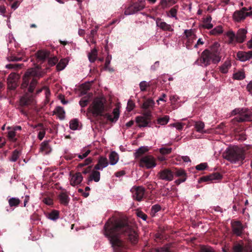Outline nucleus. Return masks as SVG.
<instances>
[{"label": "nucleus", "mask_w": 252, "mask_h": 252, "mask_svg": "<svg viewBox=\"0 0 252 252\" xmlns=\"http://www.w3.org/2000/svg\"><path fill=\"white\" fill-rule=\"evenodd\" d=\"M172 151L171 148L162 147L159 149V151L162 155L168 154L171 153Z\"/></svg>", "instance_id": "53"}, {"label": "nucleus", "mask_w": 252, "mask_h": 252, "mask_svg": "<svg viewBox=\"0 0 252 252\" xmlns=\"http://www.w3.org/2000/svg\"><path fill=\"white\" fill-rule=\"evenodd\" d=\"M175 174L176 176L181 177V178L186 177V174L185 170L183 169H179L177 170Z\"/></svg>", "instance_id": "57"}, {"label": "nucleus", "mask_w": 252, "mask_h": 252, "mask_svg": "<svg viewBox=\"0 0 252 252\" xmlns=\"http://www.w3.org/2000/svg\"><path fill=\"white\" fill-rule=\"evenodd\" d=\"M158 27H159L160 29H161L163 30H165V31H169L172 30L171 26L164 22H160L159 25H158Z\"/></svg>", "instance_id": "45"}, {"label": "nucleus", "mask_w": 252, "mask_h": 252, "mask_svg": "<svg viewBox=\"0 0 252 252\" xmlns=\"http://www.w3.org/2000/svg\"><path fill=\"white\" fill-rule=\"evenodd\" d=\"M19 78V76L16 73H11L8 76L7 80H14L17 82Z\"/></svg>", "instance_id": "54"}, {"label": "nucleus", "mask_w": 252, "mask_h": 252, "mask_svg": "<svg viewBox=\"0 0 252 252\" xmlns=\"http://www.w3.org/2000/svg\"><path fill=\"white\" fill-rule=\"evenodd\" d=\"M249 13L245 12L244 10H243L242 8L239 10L235 11L233 14V20L237 22H240L244 20L246 17H249Z\"/></svg>", "instance_id": "12"}, {"label": "nucleus", "mask_w": 252, "mask_h": 252, "mask_svg": "<svg viewBox=\"0 0 252 252\" xmlns=\"http://www.w3.org/2000/svg\"><path fill=\"white\" fill-rule=\"evenodd\" d=\"M135 107V103L131 99H129L127 104V110L129 112L132 110Z\"/></svg>", "instance_id": "55"}, {"label": "nucleus", "mask_w": 252, "mask_h": 252, "mask_svg": "<svg viewBox=\"0 0 252 252\" xmlns=\"http://www.w3.org/2000/svg\"><path fill=\"white\" fill-rule=\"evenodd\" d=\"M136 215L144 220H146L147 218V216L141 211H137Z\"/></svg>", "instance_id": "58"}, {"label": "nucleus", "mask_w": 252, "mask_h": 252, "mask_svg": "<svg viewBox=\"0 0 252 252\" xmlns=\"http://www.w3.org/2000/svg\"><path fill=\"white\" fill-rule=\"evenodd\" d=\"M92 161V159L91 158H88L85 159L84 162L79 163L77 166L78 169L80 170V168L84 167V166L89 165Z\"/></svg>", "instance_id": "51"}, {"label": "nucleus", "mask_w": 252, "mask_h": 252, "mask_svg": "<svg viewBox=\"0 0 252 252\" xmlns=\"http://www.w3.org/2000/svg\"><path fill=\"white\" fill-rule=\"evenodd\" d=\"M42 76L41 73L35 69H28L22 76L21 88L22 90L28 89L30 93H32L38 83V79Z\"/></svg>", "instance_id": "4"}, {"label": "nucleus", "mask_w": 252, "mask_h": 252, "mask_svg": "<svg viewBox=\"0 0 252 252\" xmlns=\"http://www.w3.org/2000/svg\"><path fill=\"white\" fill-rule=\"evenodd\" d=\"M151 117V114L149 111L143 112V116L136 117L135 121L139 127H145L148 126Z\"/></svg>", "instance_id": "10"}, {"label": "nucleus", "mask_w": 252, "mask_h": 252, "mask_svg": "<svg viewBox=\"0 0 252 252\" xmlns=\"http://www.w3.org/2000/svg\"><path fill=\"white\" fill-rule=\"evenodd\" d=\"M169 120L168 116H165L162 118H158V125L163 126L168 123Z\"/></svg>", "instance_id": "44"}, {"label": "nucleus", "mask_w": 252, "mask_h": 252, "mask_svg": "<svg viewBox=\"0 0 252 252\" xmlns=\"http://www.w3.org/2000/svg\"><path fill=\"white\" fill-rule=\"evenodd\" d=\"M89 109H91L94 116L103 117L112 123H115L119 117V110L117 108H114L113 111V117L112 114L104 113L105 111L104 103L100 98L95 99Z\"/></svg>", "instance_id": "3"}, {"label": "nucleus", "mask_w": 252, "mask_h": 252, "mask_svg": "<svg viewBox=\"0 0 252 252\" xmlns=\"http://www.w3.org/2000/svg\"><path fill=\"white\" fill-rule=\"evenodd\" d=\"M21 155V151L18 149H15L12 152L11 156L9 158V160L12 162H15L19 158Z\"/></svg>", "instance_id": "33"}, {"label": "nucleus", "mask_w": 252, "mask_h": 252, "mask_svg": "<svg viewBox=\"0 0 252 252\" xmlns=\"http://www.w3.org/2000/svg\"><path fill=\"white\" fill-rule=\"evenodd\" d=\"M58 198L61 204L66 206L68 205L70 198L66 191H62L60 192L58 195Z\"/></svg>", "instance_id": "18"}, {"label": "nucleus", "mask_w": 252, "mask_h": 252, "mask_svg": "<svg viewBox=\"0 0 252 252\" xmlns=\"http://www.w3.org/2000/svg\"><path fill=\"white\" fill-rule=\"evenodd\" d=\"M108 165V160L106 158L103 157H99L97 163L94 166L95 170H102Z\"/></svg>", "instance_id": "17"}, {"label": "nucleus", "mask_w": 252, "mask_h": 252, "mask_svg": "<svg viewBox=\"0 0 252 252\" xmlns=\"http://www.w3.org/2000/svg\"><path fill=\"white\" fill-rule=\"evenodd\" d=\"M92 161V159L91 158H88L85 159L84 162L79 163L77 166L78 169L80 170V168L84 167V166L89 165Z\"/></svg>", "instance_id": "50"}, {"label": "nucleus", "mask_w": 252, "mask_h": 252, "mask_svg": "<svg viewBox=\"0 0 252 252\" xmlns=\"http://www.w3.org/2000/svg\"><path fill=\"white\" fill-rule=\"evenodd\" d=\"M223 157L233 163L242 162L245 158V150L238 147H234L226 150Z\"/></svg>", "instance_id": "5"}, {"label": "nucleus", "mask_w": 252, "mask_h": 252, "mask_svg": "<svg viewBox=\"0 0 252 252\" xmlns=\"http://www.w3.org/2000/svg\"><path fill=\"white\" fill-rule=\"evenodd\" d=\"M149 151V148L147 146H142L136 150L134 153V156L136 159H138L141 158L144 154Z\"/></svg>", "instance_id": "24"}, {"label": "nucleus", "mask_w": 252, "mask_h": 252, "mask_svg": "<svg viewBox=\"0 0 252 252\" xmlns=\"http://www.w3.org/2000/svg\"><path fill=\"white\" fill-rule=\"evenodd\" d=\"M220 50V44L217 42H214L210 49H206L202 52L194 63L204 67L209 65L211 62L214 63H218L221 60Z\"/></svg>", "instance_id": "2"}, {"label": "nucleus", "mask_w": 252, "mask_h": 252, "mask_svg": "<svg viewBox=\"0 0 252 252\" xmlns=\"http://www.w3.org/2000/svg\"><path fill=\"white\" fill-rule=\"evenodd\" d=\"M92 161V159L91 158H88L85 159L84 162L79 163L77 166L78 169L80 170V168L84 167V166L89 165Z\"/></svg>", "instance_id": "52"}, {"label": "nucleus", "mask_w": 252, "mask_h": 252, "mask_svg": "<svg viewBox=\"0 0 252 252\" xmlns=\"http://www.w3.org/2000/svg\"><path fill=\"white\" fill-rule=\"evenodd\" d=\"M100 173L99 171L96 170L93 171L91 174L88 177V184H89V182L94 180L95 182H97L100 180Z\"/></svg>", "instance_id": "25"}, {"label": "nucleus", "mask_w": 252, "mask_h": 252, "mask_svg": "<svg viewBox=\"0 0 252 252\" xmlns=\"http://www.w3.org/2000/svg\"><path fill=\"white\" fill-rule=\"evenodd\" d=\"M148 86V83L146 81H142L139 84L140 89L141 91H145Z\"/></svg>", "instance_id": "63"}, {"label": "nucleus", "mask_w": 252, "mask_h": 252, "mask_svg": "<svg viewBox=\"0 0 252 252\" xmlns=\"http://www.w3.org/2000/svg\"><path fill=\"white\" fill-rule=\"evenodd\" d=\"M177 9L175 7H172L171 9L167 12V15L169 17L175 18L176 19L177 18Z\"/></svg>", "instance_id": "42"}, {"label": "nucleus", "mask_w": 252, "mask_h": 252, "mask_svg": "<svg viewBox=\"0 0 252 252\" xmlns=\"http://www.w3.org/2000/svg\"><path fill=\"white\" fill-rule=\"evenodd\" d=\"M132 193L133 198L137 201H140L142 200L145 194V189L142 187L133 188L131 190Z\"/></svg>", "instance_id": "11"}, {"label": "nucleus", "mask_w": 252, "mask_h": 252, "mask_svg": "<svg viewBox=\"0 0 252 252\" xmlns=\"http://www.w3.org/2000/svg\"><path fill=\"white\" fill-rule=\"evenodd\" d=\"M32 97L27 95H24L21 97L19 102V105L23 107H27L32 103Z\"/></svg>", "instance_id": "23"}, {"label": "nucleus", "mask_w": 252, "mask_h": 252, "mask_svg": "<svg viewBox=\"0 0 252 252\" xmlns=\"http://www.w3.org/2000/svg\"><path fill=\"white\" fill-rule=\"evenodd\" d=\"M231 115H237L233 121L242 123L252 121V111L247 108H236L231 112Z\"/></svg>", "instance_id": "6"}, {"label": "nucleus", "mask_w": 252, "mask_h": 252, "mask_svg": "<svg viewBox=\"0 0 252 252\" xmlns=\"http://www.w3.org/2000/svg\"><path fill=\"white\" fill-rule=\"evenodd\" d=\"M247 30L246 29H240L237 33L236 41L237 42H243L246 38V34L247 33Z\"/></svg>", "instance_id": "16"}, {"label": "nucleus", "mask_w": 252, "mask_h": 252, "mask_svg": "<svg viewBox=\"0 0 252 252\" xmlns=\"http://www.w3.org/2000/svg\"><path fill=\"white\" fill-rule=\"evenodd\" d=\"M8 59L9 61L12 62H17L22 61V58L21 57H17L15 56L12 55L8 57Z\"/></svg>", "instance_id": "62"}, {"label": "nucleus", "mask_w": 252, "mask_h": 252, "mask_svg": "<svg viewBox=\"0 0 252 252\" xmlns=\"http://www.w3.org/2000/svg\"><path fill=\"white\" fill-rule=\"evenodd\" d=\"M70 185L75 186L80 184L83 180V176L80 172H77L75 174H70Z\"/></svg>", "instance_id": "13"}, {"label": "nucleus", "mask_w": 252, "mask_h": 252, "mask_svg": "<svg viewBox=\"0 0 252 252\" xmlns=\"http://www.w3.org/2000/svg\"><path fill=\"white\" fill-rule=\"evenodd\" d=\"M206 163H201L196 166L195 168L197 170H203L207 167Z\"/></svg>", "instance_id": "64"}, {"label": "nucleus", "mask_w": 252, "mask_h": 252, "mask_svg": "<svg viewBox=\"0 0 252 252\" xmlns=\"http://www.w3.org/2000/svg\"><path fill=\"white\" fill-rule=\"evenodd\" d=\"M233 78L237 80H243L245 78V74L244 71H240L233 74Z\"/></svg>", "instance_id": "39"}, {"label": "nucleus", "mask_w": 252, "mask_h": 252, "mask_svg": "<svg viewBox=\"0 0 252 252\" xmlns=\"http://www.w3.org/2000/svg\"><path fill=\"white\" fill-rule=\"evenodd\" d=\"M159 177L162 180L171 181L173 179V175L170 170L168 169H164L160 172Z\"/></svg>", "instance_id": "19"}, {"label": "nucleus", "mask_w": 252, "mask_h": 252, "mask_svg": "<svg viewBox=\"0 0 252 252\" xmlns=\"http://www.w3.org/2000/svg\"><path fill=\"white\" fill-rule=\"evenodd\" d=\"M23 64H8L6 65V67L8 69L20 68Z\"/></svg>", "instance_id": "61"}, {"label": "nucleus", "mask_w": 252, "mask_h": 252, "mask_svg": "<svg viewBox=\"0 0 252 252\" xmlns=\"http://www.w3.org/2000/svg\"><path fill=\"white\" fill-rule=\"evenodd\" d=\"M223 32L222 27L221 26H218L210 31L209 32L210 34L218 35L222 33Z\"/></svg>", "instance_id": "36"}, {"label": "nucleus", "mask_w": 252, "mask_h": 252, "mask_svg": "<svg viewBox=\"0 0 252 252\" xmlns=\"http://www.w3.org/2000/svg\"><path fill=\"white\" fill-rule=\"evenodd\" d=\"M155 102L153 99L149 98L146 100L142 105V108L143 109V112L150 111L151 113V109L153 108L154 106Z\"/></svg>", "instance_id": "21"}, {"label": "nucleus", "mask_w": 252, "mask_h": 252, "mask_svg": "<svg viewBox=\"0 0 252 252\" xmlns=\"http://www.w3.org/2000/svg\"><path fill=\"white\" fill-rule=\"evenodd\" d=\"M79 126V122L77 119L71 120L69 122V127L71 129L75 130L78 128Z\"/></svg>", "instance_id": "40"}, {"label": "nucleus", "mask_w": 252, "mask_h": 252, "mask_svg": "<svg viewBox=\"0 0 252 252\" xmlns=\"http://www.w3.org/2000/svg\"><path fill=\"white\" fill-rule=\"evenodd\" d=\"M221 178V176L218 173L212 174L209 176H204L201 178L200 180L202 182H207L209 181H213L218 180Z\"/></svg>", "instance_id": "20"}, {"label": "nucleus", "mask_w": 252, "mask_h": 252, "mask_svg": "<svg viewBox=\"0 0 252 252\" xmlns=\"http://www.w3.org/2000/svg\"><path fill=\"white\" fill-rule=\"evenodd\" d=\"M40 150L45 154H48L51 152L52 148L49 145L48 141H45L41 144Z\"/></svg>", "instance_id": "27"}, {"label": "nucleus", "mask_w": 252, "mask_h": 252, "mask_svg": "<svg viewBox=\"0 0 252 252\" xmlns=\"http://www.w3.org/2000/svg\"><path fill=\"white\" fill-rule=\"evenodd\" d=\"M212 17L210 15H207L203 19L202 27L207 29H211L213 27V25L211 23Z\"/></svg>", "instance_id": "29"}, {"label": "nucleus", "mask_w": 252, "mask_h": 252, "mask_svg": "<svg viewBox=\"0 0 252 252\" xmlns=\"http://www.w3.org/2000/svg\"><path fill=\"white\" fill-rule=\"evenodd\" d=\"M195 29L185 30L184 33L186 37V46L187 49H191L192 44L196 41L197 36L195 34Z\"/></svg>", "instance_id": "8"}, {"label": "nucleus", "mask_w": 252, "mask_h": 252, "mask_svg": "<svg viewBox=\"0 0 252 252\" xmlns=\"http://www.w3.org/2000/svg\"><path fill=\"white\" fill-rule=\"evenodd\" d=\"M224 35L228 38V44H233L236 41V36L234 32L232 30H229L225 33Z\"/></svg>", "instance_id": "30"}, {"label": "nucleus", "mask_w": 252, "mask_h": 252, "mask_svg": "<svg viewBox=\"0 0 252 252\" xmlns=\"http://www.w3.org/2000/svg\"><path fill=\"white\" fill-rule=\"evenodd\" d=\"M50 52L46 50H39L36 53L37 59L41 61H44L46 59L48 58L50 56Z\"/></svg>", "instance_id": "22"}, {"label": "nucleus", "mask_w": 252, "mask_h": 252, "mask_svg": "<svg viewBox=\"0 0 252 252\" xmlns=\"http://www.w3.org/2000/svg\"><path fill=\"white\" fill-rule=\"evenodd\" d=\"M109 158L110 164L115 165L119 160V156L115 152L113 151L109 154Z\"/></svg>", "instance_id": "31"}, {"label": "nucleus", "mask_w": 252, "mask_h": 252, "mask_svg": "<svg viewBox=\"0 0 252 252\" xmlns=\"http://www.w3.org/2000/svg\"><path fill=\"white\" fill-rule=\"evenodd\" d=\"M173 78L170 77L168 74H165L158 78V80L160 81L161 83H164L166 82L167 81H170L171 80H172Z\"/></svg>", "instance_id": "47"}, {"label": "nucleus", "mask_w": 252, "mask_h": 252, "mask_svg": "<svg viewBox=\"0 0 252 252\" xmlns=\"http://www.w3.org/2000/svg\"><path fill=\"white\" fill-rule=\"evenodd\" d=\"M90 152L91 151L89 149H83L81 152L82 154L78 155V157L80 159H83L86 158Z\"/></svg>", "instance_id": "49"}, {"label": "nucleus", "mask_w": 252, "mask_h": 252, "mask_svg": "<svg viewBox=\"0 0 252 252\" xmlns=\"http://www.w3.org/2000/svg\"><path fill=\"white\" fill-rule=\"evenodd\" d=\"M145 6V0H139L129 6L125 11L126 15L134 14L142 10Z\"/></svg>", "instance_id": "9"}, {"label": "nucleus", "mask_w": 252, "mask_h": 252, "mask_svg": "<svg viewBox=\"0 0 252 252\" xmlns=\"http://www.w3.org/2000/svg\"><path fill=\"white\" fill-rule=\"evenodd\" d=\"M104 234L108 238L113 252H125L127 248L126 242L123 240L121 234H123L132 244H136L138 241V235L132 229L127 222L121 219L114 220L109 219L105 224L103 228Z\"/></svg>", "instance_id": "1"}, {"label": "nucleus", "mask_w": 252, "mask_h": 252, "mask_svg": "<svg viewBox=\"0 0 252 252\" xmlns=\"http://www.w3.org/2000/svg\"><path fill=\"white\" fill-rule=\"evenodd\" d=\"M92 96V94H90L88 96L82 97L79 101L80 105L82 107L86 106L90 100L91 97Z\"/></svg>", "instance_id": "35"}, {"label": "nucleus", "mask_w": 252, "mask_h": 252, "mask_svg": "<svg viewBox=\"0 0 252 252\" xmlns=\"http://www.w3.org/2000/svg\"><path fill=\"white\" fill-rule=\"evenodd\" d=\"M58 61V60L57 57L48 58V63L51 66L55 65Z\"/></svg>", "instance_id": "56"}, {"label": "nucleus", "mask_w": 252, "mask_h": 252, "mask_svg": "<svg viewBox=\"0 0 252 252\" xmlns=\"http://www.w3.org/2000/svg\"><path fill=\"white\" fill-rule=\"evenodd\" d=\"M237 56L240 61L245 62L252 58V50L248 52H238Z\"/></svg>", "instance_id": "14"}, {"label": "nucleus", "mask_w": 252, "mask_h": 252, "mask_svg": "<svg viewBox=\"0 0 252 252\" xmlns=\"http://www.w3.org/2000/svg\"><path fill=\"white\" fill-rule=\"evenodd\" d=\"M231 66V62L229 60H226L224 63L220 66V70L221 73L226 74L228 72Z\"/></svg>", "instance_id": "26"}, {"label": "nucleus", "mask_w": 252, "mask_h": 252, "mask_svg": "<svg viewBox=\"0 0 252 252\" xmlns=\"http://www.w3.org/2000/svg\"><path fill=\"white\" fill-rule=\"evenodd\" d=\"M59 218V213L58 211L53 210L49 214V219L51 220H56Z\"/></svg>", "instance_id": "43"}, {"label": "nucleus", "mask_w": 252, "mask_h": 252, "mask_svg": "<svg viewBox=\"0 0 252 252\" xmlns=\"http://www.w3.org/2000/svg\"><path fill=\"white\" fill-rule=\"evenodd\" d=\"M97 50L94 49L92 50L91 52L89 54V59L91 62H94L97 57Z\"/></svg>", "instance_id": "41"}, {"label": "nucleus", "mask_w": 252, "mask_h": 252, "mask_svg": "<svg viewBox=\"0 0 252 252\" xmlns=\"http://www.w3.org/2000/svg\"><path fill=\"white\" fill-rule=\"evenodd\" d=\"M67 61L66 59H62L57 65V69L59 71L63 70L66 66Z\"/></svg>", "instance_id": "37"}, {"label": "nucleus", "mask_w": 252, "mask_h": 252, "mask_svg": "<svg viewBox=\"0 0 252 252\" xmlns=\"http://www.w3.org/2000/svg\"><path fill=\"white\" fill-rule=\"evenodd\" d=\"M233 232L237 236H240L243 230V226L240 221H236L232 223Z\"/></svg>", "instance_id": "15"}, {"label": "nucleus", "mask_w": 252, "mask_h": 252, "mask_svg": "<svg viewBox=\"0 0 252 252\" xmlns=\"http://www.w3.org/2000/svg\"><path fill=\"white\" fill-rule=\"evenodd\" d=\"M170 126L173 127H175L176 129L178 130H181L183 128L184 124L180 122H178L173 124H171L170 125Z\"/></svg>", "instance_id": "46"}, {"label": "nucleus", "mask_w": 252, "mask_h": 252, "mask_svg": "<svg viewBox=\"0 0 252 252\" xmlns=\"http://www.w3.org/2000/svg\"><path fill=\"white\" fill-rule=\"evenodd\" d=\"M21 201L18 198L12 197L8 200L9 205L10 207H18Z\"/></svg>", "instance_id": "34"}, {"label": "nucleus", "mask_w": 252, "mask_h": 252, "mask_svg": "<svg viewBox=\"0 0 252 252\" xmlns=\"http://www.w3.org/2000/svg\"><path fill=\"white\" fill-rule=\"evenodd\" d=\"M90 152L91 151L89 149H83L81 152L82 154L78 155V157L80 159H83L86 158Z\"/></svg>", "instance_id": "48"}, {"label": "nucleus", "mask_w": 252, "mask_h": 252, "mask_svg": "<svg viewBox=\"0 0 252 252\" xmlns=\"http://www.w3.org/2000/svg\"><path fill=\"white\" fill-rule=\"evenodd\" d=\"M194 127L196 131L201 133H206L207 131L204 129L205 124L201 121H197L195 123Z\"/></svg>", "instance_id": "28"}, {"label": "nucleus", "mask_w": 252, "mask_h": 252, "mask_svg": "<svg viewBox=\"0 0 252 252\" xmlns=\"http://www.w3.org/2000/svg\"><path fill=\"white\" fill-rule=\"evenodd\" d=\"M201 252H214V251L209 246H203L201 248Z\"/></svg>", "instance_id": "59"}, {"label": "nucleus", "mask_w": 252, "mask_h": 252, "mask_svg": "<svg viewBox=\"0 0 252 252\" xmlns=\"http://www.w3.org/2000/svg\"><path fill=\"white\" fill-rule=\"evenodd\" d=\"M157 165L156 158L151 155L142 157L139 160V166L146 169H151Z\"/></svg>", "instance_id": "7"}, {"label": "nucleus", "mask_w": 252, "mask_h": 252, "mask_svg": "<svg viewBox=\"0 0 252 252\" xmlns=\"http://www.w3.org/2000/svg\"><path fill=\"white\" fill-rule=\"evenodd\" d=\"M204 44V41L202 38H199L196 43L194 45V48H197Z\"/></svg>", "instance_id": "60"}, {"label": "nucleus", "mask_w": 252, "mask_h": 252, "mask_svg": "<svg viewBox=\"0 0 252 252\" xmlns=\"http://www.w3.org/2000/svg\"><path fill=\"white\" fill-rule=\"evenodd\" d=\"M178 0H161L160 3L163 7H169L175 4Z\"/></svg>", "instance_id": "38"}, {"label": "nucleus", "mask_w": 252, "mask_h": 252, "mask_svg": "<svg viewBox=\"0 0 252 252\" xmlns=\"http://www.w3.org/2000/svg\"><path fill=\"white\" fill-rule=\"evenodd\" d=\"M55 114H58L60 120H63L65 118V111L61 106H58L54 111Z\"/></svg>", "instance_id": "32"}]
</instances>
